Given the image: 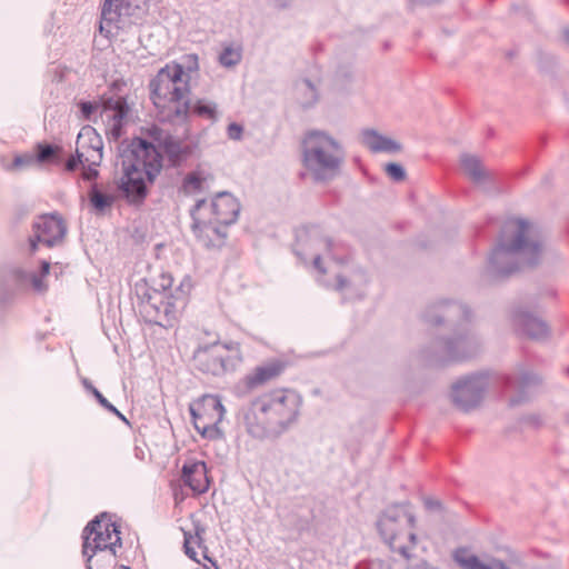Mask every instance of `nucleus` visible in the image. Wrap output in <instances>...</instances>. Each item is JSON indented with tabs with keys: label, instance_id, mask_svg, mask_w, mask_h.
Returning <instances> with one entry per match:
<instances>
[{
	"label": "nucleus",
	"instance_id": "obj_1",
	"mask_svg": "<svg viewBox=\"0 0 569 569\" xmlns=\"http://www.w3.org/2000/svg\"><path fill=\"white\" fill-rule=\"evenodd\" d=\"M122 177L120 189L132 202L146 196V181H153L162 168V156L158 148L142 138L122 143L119 149Z\"/></svg>",
	"mask_w": 569,
	"mask_h": 569
},
{
	"label": "nucleus",
	"instance_id": "obj_2",
	"mask_svg": "<svg viewBox=\"0 0 569 569\" xmlns=\"http://www.w3.org/2000/svg\"><path fill=\"white\" fill-rule=\"evenodd\" d=\"M416 515L409 503H396L380 516L377 528L393 552L406 559L419 557L420 541L416 532Z\"/></svg>",
	"mask_w": 569,
	"mask_h": 569
},
{
	"label": "nucleus",
	"instance_id": "obj_3",
	"mask_svg": "<svg viewBox=\"0 0 569 569\" xmlns=\"http://www.w3.org/2000/svg\"><path fill=\"white\" fill-rule=\"evenodd\" d=\"M198 69V56L192 53L183 56L179 63L161 68L149 84L153 104L164 109L168 102H180L190 96V82Z\"/></svg>",
	"mask_w": 569,
	"mask_h": 569
},
{
	"label": "nucleus",
	"instance_id": "obj_4",
	"mask_svg": "<svg viewBox=\"0 0 569 569\" xmlns=\"http://www.w3.org/2000/svg\"><path fill=\"white\" fill-rule=\"evenodd\" d=\"M342 160V148L333 137L319 130L306 133L302 140V164L316 180L336 174Z\"/></svg>",
	"mask_w": 569,
	"mask_h": 569
},
{
	"label": "nucleus",
	"instance_id": "obj_5",
	"mask_svg": "<svg viewBox=\"0 0 569 569\" xmlns=\"http://www.w3.org/2000/svg\"><path fill=\"white\" fill-rule=\"evenodd\" d=\"M243 419L248 433L254 438L280 436L284 426V393L252 401Z\"/></svg>",
	"mask_w": 569,
	"mask_h": 569
},
{
	"label": "nucleus",
	"instance_id": "obj_6",
	"mask_svg": "<svg viewBox=\"0 0 569 569\" xmlns=\"http://www.w3.org/2000/svg\"><path fill=\"white\" fill-rule=\"evenodd\" d=\"M193 361L199 371L220 377L234 371L242 362V355L236 342H214L199 347L194 351Z\"/></svg>",
	"mask_w": 569,
	"mask_h": 569
},
{
	"label": "nucleus",
	"instance_id": "obj_7",
	"mask_svg": "<svg viewBox=\"0 0 569 569\" xmlns=\"http://www.w3.org/2000/svg\"><path fill=\"white\" fill-rule=\"evenodd\" d=\"M82 538V553L87 562H90L98 551H109L110 557H114L116 547L121 546L118 526L107 513H101L90 521L83 530Z\"/></svg>",
	"mask_w": 569,
	"mask_h": 569
},
{
	"label": "nucleus",
	"instance_id": "obj_8",
	"mask_svg": "<svg viewBox=\"0 0 569 569\" xmlns=\"http://www.w3.org/2000/svg\"><path fill=\"white\" fill-rule=\"evenodd\" d=\"M144 0H104L101 10L100 32L106 37H118L122 31L136 30L134 17Z\"/></svg>",
	"mask_w": 569,
	"mask_h": 569
},
{
	"label": "nucleus",
	"instance_id": "obj_9",
	"mask_svg": "<svg viewBox=\"0 0 569 569\" xmlns=\"http://www.w3.org/2000/svg\"><path fill=\"white\" fill-rule=\"evenodd\" d=\"M196 430L207 439H218L222 436L219 423L223 420L226 410L218 396L204 395L189 406Z\"/></svg>",
	"mask_w": 569,
	"mask_h": 569
},
{
	"label": "nucleus",
	"instance_id": "obj_10",
	"mask_svg": "<svg viewBox=\"0 0 569 569\" xmlns=\"http://www.w3.org/2000/svg\"><path fill=\"white\" fill-rule=\"evenodd\" d=\"M532 228L522 219L508 220L502 229L500 242L496 254L522 252L525 259L531 262L530 257L540 250V243L531 238Z\"/></svg>",
	"mask_w": 569,
	"mask_h": 569
},
{
	"label": "nucleus",
	"instance_id": "obj_11",
	"mask_svg": "<svg viewBox=\"0 0 569 569\" xmlns=\"http://www.w3.org/2000/svg\"><path fill=\"white\" fill-rule=\"evenodd\" d=\"M78 106L81 117L87 121H94L96 114L100 110V117L109 122V133L112 138L118 139L121 136L122 123L128 113V104L123 98L111 97L104 99L101 103L80 101Z\"/></svg>",
	"mask_w": 569,
	"mask_h": 569
},
{
	"label": "nucleus",
	"instance_id": "obj_12",
	"mask_svg": "<svg viewBox=\"0 0 569 569\" xmlns=\"http://www.w3.org/2000/svg\"><path fill=\"white\" fill-rule=\"evenodd\" d=\"M331 241L318 228H302L298 231L293 250L306 260H312L316 268H320V258L331 250Z\"/></svg>",
	"mask_w": 569,
	"mask_h": 569
},
{
	"label": "nucleus",
	"instance_id": "obj_13",
	"mask_svg": "<svg viewBox=\"0 0 569 569\" xmlns=\"http://www.w3.org/2000/svg\"><path fill=\"white\" fill-rule=\"evenodd\" d=\"M67 232L64 221L56 214L39 217L33 223V236L29 238L30 251L37 249L39 242L47 247L59 244Z\"/></svg>",
	"mask_w": 569,
	"mask_h": 569
},
{
	"label": "nucleus",
	"instance_id": "obj_14",
	"mask_svg": "<svg viewBox=\"0 0 569 569\" xmlns=\"http://www.w3.org/2000/svg\"><path fill=\"white\" fill-rule=\"evenodd\" d=\"M188 96L180 100V102H168L167 107L169 113H172V120L183 121L188 114H194L210 122H217L220 118L218 104L208 99H196L191 101Z\"/></svg>",
	"mask_w": 569,
	"mask_h": 569
},
{
	"label": "nucleus",
	"instance_id": "obj_15",
	"mask_svg": "<svg viewBox=\"0 0 569 569\" xmlns=\"http://www.w3.org/2000/svg\"><path fill=\"white\" fill-rule=\"evenodd\" d=\"M77 160L82 167H99L102 161L103 142L97 131L90 127H83L77 137L76 142Z\"/></svg>",
	"mask_w": 569,
	"mask_h": 569
},
{
	"label": "nucleus",
	"instance_id": "obj_16",
	"mask_svg": "<svg viewBox=\"0 0 569 569\" xmlns=\"http://www.w3.org/2000/svg\"><path fill=\"white\" fill-rule=\"evenodd\" d=\"M283 370V365L279 360L264 362L256 367L246 375L238 383V390L241 393H249L278 378Z\"/></svg>",
	"mask_w": 569,
	"mask_h": 569
},
{
	"label": "nucleus",
	"instance_id": "obj_17",
	"mask_svg": "<svg viewBox=\"0 0 569 569\" xmlns=\"http://www.w3.org/2000/svg\"><path fill=\"white\" fill-rule=\"evenodd\" d=\"M150 134L159 147L164 150L173 166L181 164L191 153V148L188 144L173 139L157 127L151 128Z\"/></svg>",
	"mask_w": 569,
	"mask_h": 569
},
{
	"label": "nucleus",
	"instance_id": "obj_18",
	"mask_svg": "<svg viewBox=\"0 0 569 569\" xmlns=\"http://www.w3.org/2000/svg\"><path fill=\"white\" fill-rule=\"evenodd\" d=\"M213 219L220 224L230 226L237 221L240 212L238 200L229 192H219L211 201Z\"/></svg>",
	"mask_w": 569,
	"mask_h": 569
},
{
	"label": "nucleus",
	"instance_id": "obj_19",
	"mask_svg": "<svg viewBox=\"0 0 569 569\" xmlns=\"http://www.w3.org/2000/svg\"><path fill=\"white\" fill-rule=\"evenodd\" d=\"M182 480L194 493H203L209 488L207 466L202 461L186 463L182 467Z\"/></svg>",
	"mask_w": 569,
	"mask_h": 569
},
{
	"label": "nucleus",
	"instance_id": "obj_20",
	"mask_svg": "<svg viewBox=\"0 0 569 569\" xmlns=\"http://www.w3.org/2000/svg\"><path fill=\"white\" fill-rule=\"evenodd\" d=\"M227 227L228 226L214 221L199 227H192V231L201 244L207 248H216L223 244L227 237Z\"/></svg>",
	"mask_w": 569,
	"mask_h": 569
},
{
	"label": "nucleus",
	"instance_id": "obj_21",
	"mask_svg": "<svg viewBox=\"0 0 569 569\" xmlns=\"http://www.w3.org/2000/svg\"><path fill=\"white\" fill-rule=\"evenodd\" d=\"M455 560L462 569H509L500 560L493 558L480 559L479 557L469 555L463 550L455 553Z\"/></svg>",
	"mask_w": 569,
	"mask_h": 569
},
{
	"label": "nucleus",
	"instance_id": "obj_22",
	"mask_svg": "<svg viewBox=\"0 0 569 569\" xmlns=\"http://www.w3.org/2000/svg\"><path fill=\"white\" fill-rule=\"evenodd\" d=\"M362 143L373 152H398L400 144L385 136L379 134L373 130H366L362 133Z\"/></svg>",
	"mask_w": 569,
	"mask_h": 569
},
{
	"label": "nucleus",
	"instance_id": "obj_23",
	"mask_svg": "<svg viewBox=\"0 0 569 569\" xmlns=\"http://www.w3.org/2000/svg\"><path fill=\"white\" fill-rule=\"evenodd\" d=\"M453 399L462 410H468L478 403L480 397L475 390L472 382L470 380H466L455 386Z\"/></svg>",
	"mask_w": 569,
	"mask_h": 569
},
{
	"label": "nucleus",
	"instance_id": "obj_24",
	"mask_svg": "<svg viewBox=\"0 0 569 569\" xmlns=\"http://www.w3.org/2000/svg\"><path fill=\"white\" fill-rule=\"evenodd\" d=\"M11 277L16 284L20 288H24L28 286H31L33 290L38 292H43L47 289V286L44 284L41 277H39L37 273L23 270L21 268H17L12 270Z\"/></svg>",
	"mask_w": 569,
	"mask_h": 569
},
{
	"label": "nucleus",
	"instance_id": "obj_25",
	"mask_svg": "<svg viewBox=\"0 0 569 569\" xmlns=\"http://www.w3.org/2000/svg\"><path fill=\"white\" fill-rule=\"evenodd\" d=\"M190 214L192 218L191 227H199L216 221L213 219L212 203H208L204 199L197 200L196 204L190 210Z\"/></svg>",
	"mask_w": 569,
	"mask_h": 569
},
{
	"label": "nucleus",
	"instance_id": "obj_26",
	"mask_svg": "<svg viewBox=\"0 0 569 569\" xmlns=\"http://www.w3.org/2000/svg\"><path fill=\"white\" fill-rule=\"evenodd\" d=\"M519 323L522 327L525 335L531 339L540 340L548 336V327L545 322L529 317L521 316L519 318Z\"/></svg>",
	"mask_w": 569,
	"mask_h": 569
},
{
	"label": "nucleus",
	"instance_id": "obj_27",
	"mask_svg": "<svg viewBox=\"0 0 569 569\" xmlns=\"http://www.w3.org/2000/svg\"><path fill=\"white\" fill-rule=\"evenodd\" d=\"M461 168L463 172L476 182H479L487 177V172L483 169L482 164L473 156H463L461 158Z\"/></svg>",
	"mask_w": 569,
	"mask_h": 569
},
{
	"label": "nucleus",
	"instance_id": "obj_28",
	"mask_svg": "<svg viewBox=\"0 0 569 569\" xmlns=\"http://www.w3.org/2000/svg\"><path fill=\"white\" fill-rule=\"evenodd\" d=\"M203 533H204V528L200 527V526H196L194 536L184 531V542H183L184 552L189 558H191L192 560H194L197 562H200V561L197 559V552H196L194 548L192 547V545L194 543V545L200 546V543L202 541Z\"/></svg>",
	"mask_w": 569,
	"mask_h": 569
},
{
	"label": "nucleus",
	"instance_id": "obj_29",
	"mask_svg": "<svg viewBox=\"0 0 569 569\" xmlns=\"http://www.w3.org/2000/svg\"><path fill=\"white\" fill-rule=\"evenodd\" d=\"M241 61V50L232 46L224 47L219 54V62L226 68L233 67Z\"/></svg>",
	"mask_w": 569,
	"mask_h": 569
},
{
	"label": "nucleus",
	"instance_id": "obj_30",
	"mask_svg": "<svg viewBox=\"0 0 569 569\" xmlns=\"http://www.w3.org/2000/svg\"><path fill=\"white\" fill-rule=\"evenodd\" d=\"M206 179L198 172L189 173L183 180V190L187 193H196L203 190Z\"/></svg>",
	"mask_w": 569,
	"mask_h": 569
},
{
	"label": "nucleus",
	"instance_id": "obj_31",
	"mask_svg": "<svg viewBox=\"0 0 569 569\" xmlns=\"http://www.w3.org/2000/svg\"><path fill=\"white\" fill-rule=\"evenodd\" d=\"M90 201L94 209L104 211L113 202V197L100 192L96 187L90 192Z\"/></svg>",
	"mask_w": 569,
	"mask_h": 569
},
{
	"label": "nucleus",
	"instance_id": "obj_32",
	"mask_svg": "<svg viewBox=\"0 0 569 569\" xmlns=\"http://www.w3.org/2000/svg\"><path fill=\"white\" fill-rule=\"evenodd\" d=\"M59 148L48 144V143H38L37 144V154L36 163H44L51 161L58 153Z\"/></svg>",
	"mask_w": 569,
	"mask_h": 569
},
{
	"label": "nucleus",
	"instance_id": "obj_33",
	"mask_svg": "<svg viewBox=\"0 0 569 569\" xmlns=\"http://www.w3.org/2000/svg\"><path fill=\"white\" fill-rule=\"evenodd\" d=\"M36 164V158H34V154L32 153H24V154H21V156H17L12 163L6 166V170L8 171H13V170H19V169H23V168H27V167H30V166H33Z\"/></svg>",
	"mask_w": 569,
	"mask_h": 569
},
{
	"label": "nucleus",
	"instance_id": "obj_34",
	"mask_svg": "<svg viewBox=\"0 0 569 569\" xmlns=\"http://www.w3.org/2000/svg\"><path fill=\"white\" fill-rule=\"evenodd\" d=\"M387 174L395 181H401L406 177L403 168L398 163H388L385 167Z\"/></svg>",
	"mask_w": 569,
	"mask_h": 569
},
{
	"label": "nucleus",
	"instance_id": "obj_35",
	"mask_svg": "<svg viewBox=\"0 0 569 569\" xmlns=\"http://www.w3.org/2000/svg\"><path fill=\"white\" fill-rule=\"evenodd\" d=\"M93 396L96 397V399L99 401V403L104 408L107 409L108 411L114 413L116 416H118L119 418H121L122 420H124L126 418L123 417V415L113 406L111 405L103 396L102 393L93 388Z\"/></svg>",
	"mask_w": 569,
	"mask_h": 569
},
{
	"label": "nucleus",
	"instance_id": "obj_36",
	"mask_svg": "<svg viewBox=\"0 0 569 569\" xmlns=\"http://www.w3.org/2000/svg\"><path fill=\"white\" fill-rule=\"evenodd\" d=\"M161 306H162L163 320L169 322L170 320L176 318L177 309H176L174 303L170 299H167V300L161 299Z\"/></svg>",
	"mask_w": 569,
	"mask_h": 569
},
{
	"label": "nucleus",
	"instance_id": "obj_37",
	"mask_svg": "<svg viewBox=\"0 0 569 569\" xmlns=\"http://www.w3.org/2000/svg\"><path fill=\"white\" fill-rule=\"evenodd\" d=\"M227 134L230 140L240 141L243 134V127L237 122H232L227 128Z\"/></svg>",
	"mask_w": 569,
	"mask_h": 569
},
{
	"label": "nucleus",
	"instance_id": "obj_38",
	"mask_svg": "<svg viewBox=\"0 0 569 569\" xmlns=\"http://www.w3.org/2000/svg\"><path fill=\"white\" fill-rule=\"evenodd\" d=\"M83 168V171H82V177L84 180H93L94 178H97L98 176V170H97V167H90L88 164H84Z\"/></svg>",
	"mask_w": 569,
	"mask_h": 569
},
{
	"label": "nucleus",
	"instance_id": "obj_39",
	"mask_svg": "<svg viewBox=\"0 0 569 569\" xmlns=\"http://www.w3.org/2000/svg\"><path fill=\"white\" fill-rule=\"evenodd\" d=\"M362 569V568H359ZM367 569H391V566L387 561L373 560L368 565Z\"/></svg>",
	"mask_w": 569,
	"mask_h": 569
},
{
	"label": "nucleus",
	"instance_id": "obj_40",
	"mask_svg": "<svg viewBox=\"0 0 569 569\" xmlns=\"http://www.w3.org/2000/svg\"><path fill=\"white\" fill-rule=\"evenodd\" d=\"M150 307L154 308L156 310V319H154V322L156 323H159V325H163L162 323V320H163V315H162V306H161V300L159 301V305H157L156 302L154 303H148Z\"/></svg>",
	"mask_w": 569,
	"mask_h": 569
},
{
	"label": "nucleus",
	"instance_id": "obj_41",
	"mask_svg": "<svg viewBox=\"0 0 569 569\" xmlns=\"http://www.w3.org/2000/svg\"><path fill=\"white\" fill-rule=\"evenodd\" d=\"M80 164V162L77 160V154L71 157L67 163H66V169L68 171H73L77 169V167Z\"/></svg>",
	"mask_w": 569,
	"mask_h": 569
},
{
	"label": "nucleus",
	"instance_id": "obj_42",
	"mask_svg": "<svg viewBox=\"0 0 569 569\" xmlns=\"http://www.w3.org/2000/svg\"><path fill=\"white\" fill-rule=\"evenodd\" d=\"M50 270V263L48 261H42L41 263V273L38 274L43 280V277L49 273Z\"/></svg>",
	"mask_w": 569,
	"mask_h": 569
},
{
	"label": "nucleus",
	"instance_id": "obj_43",
	"mask_svg": "<svg viewBox=\"0 0 569 569\" xmlns=\"http://www.w3.org/2000/svg\"><path fill=\"white\" fill-rule=\"evenodd\" d=\"M170 286H171V278H170V277H168V278H167V277H163V278H162L161 287H162L163 289H166V288H168V287H170Z\"/></svg>",
	"mask_w": 569,
	"mask_h": 569
},
{
	"label": "nucleus",
	"instance_id": "obj_44",
	"mask_svg": "<svg viewBox=\"0 0 569 569\" xmlns=\"http://www.w3.org/2000/svg\"><path fill=\"white\" fill-rule=\"evenodd\" d=\"M346 284H347V282H346L345 280L339 279V280H338V286H337V287H338L339 289H342Z\"/></svg>",
	"mask_w": 569,
	"mask_h": 569
},
{
	"label": "nucleus",
	"instance_id": "obj_45",
	"mask_svg": "<svg viewBox=\"0 0 569 569\" xmlns=\"http://www.w3.org/2000/svg\"><path fill=\"white\" fill-rule=\"evenodd\" d=\"M84 386L87 389L91 390V392L93 393V386L91 383H89L87 380H84Z\"/></svg>",
	"mask_w": 569,
	"mask_h": 569
},
{
	"label": "nucleus",
	"instance_id": "obj_46",
	"mask_svg": "<svg viewBox=\"0 0 569 569\" xmlns=\"http://www.w3.org/2000/svg\"><path fill=\"white\" fill-rule=\"evenodd\" d=\"M565 38H566L567 42L569 43V30L565 31Z\"/></svg>",
	"mask_w": 569,
	"mask_h": 569
},
{
	"label": "nucleus",
	"instance_id": "obj_47",
	"mask_svg": "<svg viewBox=\"0 0 569 569\" xmlns=\"http://www.w3.org/2000/svg\"><path fill=\"white\" fill-rule=\"evenodd\" d=\"M88 569H92L90 566H88Z\"/></svg>",
	"mask_w": 569,
	"mask_h": 569
}]
</instances>
